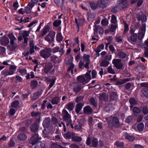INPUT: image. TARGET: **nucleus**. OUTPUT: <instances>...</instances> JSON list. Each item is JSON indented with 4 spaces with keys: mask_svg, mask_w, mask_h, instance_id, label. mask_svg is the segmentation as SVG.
Listing matches in <instances>:
<instances>
[{
    "mask_svg": "<svg viewBox=\"0 0 148 148\" xmlns=\"http://www.w3.org/2000/svg\"><path fill=\"white\" fill-rule=\"evenodd\" d=\"M90 72L91 70L87 71L85 74L84 77L82 75L78 76L77 77V81L84 84L87 83L91 79L90 75Z\"/></svg>",
    "mask_w": 148,
    "mask_h": 148,
    "instance_id": "1",
    "label": "nucleus"
},
{
    "mask_svg": "<svg viewBox=\"0 0 148 148\" xmlns=\"http://www.w3.org/2000/svg\"><path fill=\"white\" fill-rule=\"evenodd\" d=\"M62 115L64 120L67 122L66 124L67 125H70L72 128H73L74 126L72 123L71 116L68 112L66 110L64 109L62 112Z\"/></svg>",
    "mask_w": 148,
    "mask_h": 148,
    "instance_id": "2",
    "label": "nucleus"
},
{
    "mask_svg": "<svg viewBox=\"0 0 148 148\" xmlns=\"http://www.w3.org/2000/svg\"><path fill=\"white\" fill-rule=\"evenodd\" d=\"M44 71L46 73H49L50 74H52L54 73L55 71L54 69H52L53 66L51 64L47 63H44Z\"/></svg>",
    "mask_w": 148,
    "mask_h": 148,
    "instance_id": "3",
    "label": "nucleus"
},
{
    "mask_svg": "<svg viewBox=\"0 0 148 148\" xmlns=\"http://www.w3.org/2000/svg\"><path fill=\"white\" fill-rule=\"evenodd\" d=\"M52 50L50 48H45L40 51V53L41 56L44 58H49L51 55Z\"/></svg>",
    "mask_w": 148,
    "mask_h": 148,
    "instance_id": "4",
    "label": "nucleus"
},
{
    "mask_svg": "<svg viewBox=\"0 0 148 148\" xmlns=\"http://www.w3.org/2000/svg\"><path fill=\"white\" fill-rule=\"evenodd\" d=\"M56 34V32L54 31H51L49 32L45 37V40L49 43L54 41V38Z\"/></svg>",
    "mask_w": 148,
    "mask_h": 148,
    "instance_id": "5",
    "label": "nucleus"
},
{
    "mask_svg": "<svg viewBox=\"0 0 148 148\" xmlns=\"http://www.w3.org/2000/svg\"><path fill=\"white\" fill-rule=\"evenodd\" d=\"M118 7L121 10L123 9L127 8L128 5L127 0H118Z\"/></svg>",
    "mask_w": 148,
    "mask_h": 148,
    "instance_id": "6",
    "label": "nucleus"
},
{
    "mask_svg": "<svg viewBox=\"0 0 148 148\" xmlns=\"http://www.w3.org/2000/svg\"><path fill=\"white\" fill-rule=\"evenodd\" d=\"M90 56L89 55L84 54V55L83 57V59L84 61L85 62V64L84 66L85 68L87 69H89V65L90 62Z\"/></svg>",
    "mask_w": 148,
    "mask_h": 148,
    "instance_id": "7",
    "label": "nucleus"
},
{
    "mask_svg": "<svg viewBox=\"0 0 148 148\" xmlns=\"http://www.w3.org/2000/svg\"><path fill=\"white\" fill-rule=\"evenodd\" d=\"M56 80V78L55 77L51 76L46 77L45 80L47 82H51L49 87V89H50L53 86Z\"/></svg>",
    "mask_w": 148,
    "mask_h": 148,
    "instance_id": "8",
    "label": "nucleus"
},
{
    "mask_svg": "<svg viewBox=\"0 0 148 148\" xmlns=\"http://www.w3.org/2000/svg\"><path fill=\"white\" fill-rule=\"evenodd\" d=\"M121 62V60L119 59H114L112 61V63L116 68L121 69L122 68Z\"/></svg>",
    "mask_w": 148,
    "mask_h": 148,
    "instance_id": "9",
    "label": "nucleus"
},
{
    "mask_svg": "<svg viewBox=\"0 0 148 148\" xmlns=\"http://www.w3.org/2000/svg\"><path fill=\"white\" fill-rule=\"evenodd\" d=\"M41 139L37 134L34 135L31 138L30 140V143L32 145H35L37 142Z\"/></svg>",
    "mask_w": 148,
    "mask_h": 148,
    "instance_id": "10",
    "label": "nucleus"
},
{
    "mask_svg": "<svg viewBox=\"0 0 148 148\" xmlns=\"http://www.w3.org/2000/svg\"><path fill=\"white\" fill-rule=\"evenodd\" d=\"M94 32L97 33L98 32L100 34H102L103 33V30L102 27L100 26H95L94 29Z\"/></svg>",
    "mask_w": 148,
    "mask_h": 148,
    "instance_id": "11",
    "label": "nucleus"
},
{
    "mask_svg": "<svg viewBox=\"0 0 148 148\" xmlns=\"http://www.w3.org/2000/svg\"><path fill=\"white\" fill-rule=\"evenodd\" d=\"M0 41L1 45L3 46L7 45L9 44V42L8 39L6 37H4L0 39Z\"/></svg>",
    "mask_w": 148,
    "mask_h": 148,
    "instance_id": "12",
    "label": "nucleus"
},
{
    "mask_svg": "<svg viewBox=\"0 0 148 148\" xmlns=\"http://www.w3.org/2000/svg\"><path fill=\"white\" fill-rule=\"evenodd\" d=\"M92 109L89 106H87L84 108V112L86 114H90L92 113Z\"/></svg>",
    "mask_w": 148,
    "mask_h": 148,
    "instance_id": "13",
    "label": "nucleus"
},
{
    "mask_svg": "<svg viewBox=\"0 0 148 148\" xmlns=\"http://www.w3.org/2000/svg\"><path fill=\"white\" fill-rule=\"evenodd\" d=\"M17 46V45L16 43H14V42H10V44L8 47V49L10 51H13L14 50Z\"/></svg>",
    "mask_w": 148,
    "mask_h": 148,
    "instance_id": "14",
    "label": "nucleus"
},
{
    "mask_svg": "<svg viewBox=\"0 0 148 148\" xmlns=\"http://www.w3.org/2000/svg\"><path fill=\"white\" fill-rule=\"evenodd\" d=\"M113 124L114 126L116 127H118L120 126V123L118 118L116 117H114L112 120Z\"/></svg>",
    "mask_w": 148,
    "mask_h": 148,
    "instance_id": "15",
    "label": "nucleus"
},
{
    "mask_svg": "<svg viewBox=\"0 0 148 148\" xmlns=\"http://www.w3.org/2000/svg\"><path fill=\"white\" fill-rule=\"evenodd\" d=\"M83 106L84 104L81 103H79L76 105L75 111L77 113H79Z\"/></svg>",
    "mask_w": 148,
    "mask_h": 148,
    "instance_id": "16",
    "label": "nucleus"
},
{
    "mask_svg": "<svg viewBox=\"0 0 148 148\" xmlns=\"http://www.w3.org/2000/svg\"><path fill=\"white\" fill-rule=\"evenodd\" d=\"M99 98L101 100L106 101L108 98V96L106 93L103 92L100 95Z\"/></svg>",
    "mask_w": 148,
    "mask_h": 148,
    "instance_id": "17",
    "label": "nucleus"
},
{
    "mask_svg": "<svg viewBox=\"0 0 148 148\" xmlns=\"http://www.w3.org/2000/svg\"><path fill=\"white\" fill-rule=\"evenodd\" d=\"M63 38L64 37L61 33L59 32L57 33L56 36V40L58 42H59L62 41Z\"/></svg>",
    "mask_w": 148,
    "mask_h": 148,
    "instance_id": "18",
    "label": "nucleus"
},
{
    "mask_svg": "<svg viewBox=\"0 0 148 148\" xmlns=\"http://www.w3.org/2000/svg\"><path fill=\"white\" fill-rule=\"evenodd\" d=\"M74 133L72 132H69L64 134V137L66 139H70L71 138L72 139V138L74 136Z\"/></svg>",
    "mask_w": 148,
    "mask_h": 148,
    "instance_id": "19",
    "label": "nucleus"
},
{
    "mask_svg": "<svg viewBox=\"0 0 148 148\" xmlns=\"http://www.w3.org/2000/svg\"><path fill=\"white\" fill-rule=\"evenodd\" d=\"M84 20L83 18L79 19L78 20L76 18L75 19V22L77 24V26L78 28L82 25Z\"/></svg>",
    "mask_w": 148,
    "mask_h": 148,
    "instance_id": "20",
    "label": "nucleus"
},
{
    "mask_svg": "<svg viewBox=\"0 0 148 148\" xmlns=\"http://www.w3.org/2000/svg\"><path fill=\"white\" fill-rule=\"evenodd\" d=\"M90 5L91 8L93 10H95L98 7H99L98 1L97 3L94 2H90Z\"/></svg>",
    "mask_w": 148,
    "mask_h": 148,
    "instance_id": "21",
    "label": "nucleus"
},
{
    "mask_svg": "<svg viewBox=\"0 0 148 148\" xmlns=\"http://www.w3.org/2000/svg\"><path fill=\"white\" fill-rule=\"evenodd\" d=\"M98 1L99 7H103L104 6H106L107 3V0H101Z\"/></svg>",
    "mask_w": 148,
    "mask_h": 148,
    "instance_id": "22",
    "label": "nucleus"
},
{
    "mask_svg": "<svg viewBox=\"0 0 148 148\" xmlns=\"http://www.w3.org/2000/svg\"><path fill=\"white\" fill-rule=\"evenodd\" d=\"M52 130L51 127H47L45 128L43 131V133L45 135H47Z\"/></svg>",
    "mask_w": 148,
    "mask_h": 148,
    "instance_id": "23",
    "label": "nucleus"
},
{
    "mask_svg": "<svg viewBox=\"0 0 148 148\" xmlns=\"http://www.w3.org/2000/svg\"><path fill=\"white\" fill-rule=\"evenodd\" d=\"M45 145L42 142H39L35 145V148H45Z\"/></svg>",
    "mask_w": 148,
    "mask_h": 148,
    "instance_id": "24",
    "label": "nucleus"
},
{
    "mask_svg": "<svg viewBox=\"0 0 148 148\" xmlns=\"http://www.w3.org/2000/svg\"><path fill=\"white\" fill-rule=\"evenodd\" d=\"M113 105L112 104H108L105 108V110L107 112H109L113 109Z\"/></svg>",
    "mask_w": 148,
    "mask_h": 148,
    "instance_id": "25",
    "label": "nucleus"
},
{
    "mask_svg": "<svg viewBox=\"0 0 148 148\" xmlns=\"http://www.w3.org/2000/svg\"><path fill=\"white\" fill-rule=\"evenodd\" d=\"M18 71L23 76L25 75L27 73L26 70L24 68L19 69H18Z\"/></svg>",
    "mask_w": 148,
    "mask_h": 148,
    "instance_id": "26",
    "label": "nucleus"
},
{
    "mask_svg": "<svg viewBox=\"0 0 148 148\" xmlns=\"http://www.w3.org/2000/svg\"><path fill=\"white\" fill-rule=\"evenodd\" d=\"M50 119L49 117L46 118L43 121L42 123V125L44 127H46L47 125L50 123Z\"/></svg>",
    "mask_w": 148,
    "mask_h": 148,
    "instance_id": "27",
    "label": "nucleus"
},
{
    "mask_svg": "<svg viewBox=\"0 0 148 148\" xmlns=\"http://www.w3.org/2000/svg\"><path fill=\"white\" fill-rule=\"evenodd\" d=\"M60 98L58 97L53 98L52 100L51 103L53 104H57L59 102Z\"/></svg>",
    "mask_w": 148,
    "mask_h": 148,
    "instance_id": "28",
    "label": "nucleus"
},
{
    "mask_svg": "<svg viewBox=\"0 0 148 148\" xmlns=\"http://www.w3.org/2000/svg\"><path fill=\"white\" fill-rule=\"evenodd\" d=\"M8 36L10 40V42L11 41L14 42V41L16 40V38L13 35V33H9Z\"/></svg>",
    "mask_w": 148,
    "mask_h": 148,
    "instance_id": "29",
    "label": "nucleus"
},
{
    "mask_svg": "<svg viewBox=\"0 0 148 148\" xmlns=\"http://www.w3.org/2000/svg\"><path fill=\"white\" fill-rule=\"evenodd\" d=\"M144 125L142 123H140L137 126V128L139 131H142L144 128Z\"/></svg>",
    "mask_w": 148,
    "mask_h": 148,
    "instance_id": "30",
    "label": "nucleus"
},
{
    "mask_svg": "<svg viewBox=\"0 0 148 148\" xmlns=\"http://www.w3.org/2000/svg\"><path fill=\"white\" fill-rule=\"evenodd\" d=\"M26 138V136L24 134H19L17 136L18 139L20 140H24Z\"/></svg>",
    "mask_w": 148,
    "mask_h": 148,
    "instance_id": "31",
    "label": "nucleus"
},
{
    "mask_svg": "<svg viewBox=\"0 0 148 148\" xmlns=\"http://www.w3.org/2000/svg\"><path fill=\"white\" fill-rule=\"evenodd\" d=\"M38 84V82L36 80H33L31 82V86L32 88L36 87Z\"/></svg>",
    "mask_w": 148,
    "mask_h": 148,
    "instance_id": "32",
    "label": "nucleus"
},
{
    "mask_svg": "<svg viewBox=\"0 0 148 148\" xmlns=\"http://www.w3.org/2000/svg\"><path fill=\"white\" fill-rule=\"evenodd\" d=\"M82 138L79 136H75V134H74V136L72 138V140L75 141L80 142L82 140Z\"/></svg>",
    "mask_w": 148,
    "mask_h": 148,
    "instance_id": "33",
    "label": "nucleus"
},
{
    "mask_svg": "<svg viewBox=\"0 0 148 148\" xmlns=\"http://www.w3.org/2000/svg\"><path fill=\"white\" fill-rule=\"evenodd\" d=\"M82 88L80 86L78 85L75 86L73 88V90L74 92H78L81 90Z\"/></svg>",
    "mask_w": 148,
    "mask_h": 148,
    "instance_id": "34",
    "label": "nucleus"
},
{
    "mask_svg": "<svg viewBox=\"0 0 148 148\" xmlns=\"http://www.w3.org/2000/svg\"><path fill=\"white\" fill-rule=\"evenodd\" d=\"M137 39V34L134 33L132 36L131 37V40L132 42H136Z\"/></svg>",
    "mask_w": 148,
    "mask_h": 148,
    "instance_id": "35",
    "label": "nucleus"
},
{
    "mask_svg": "<svg viewBox=\"0 0 148 148\" xmlns=\"http://www.w3.org/2000/svg\"><path fill=\"white\" fill-rule=\"evenodd\" d=\"M125 137L126 139H127L131 141H134L135 139L134 137L130 136L127 134H126L125 135Z\"/></svg>",
    "mask_w": 148,
    "mask_h": 148,
    "instance_id": "36",
    "label": "nucleus"
},
{
    "mask_svg": "<svg viewBox=\"0 0 148 148\" xmlns=\"http://www.w3.org/2000/svg\"><path fill=\"white\" fill-rule=\"evenodd\" d=\"M133 111L134 113V114L135 115V114L136 113H140L141 111V110L139 108L136 107H135L133 109Z\"/></svg>",
    "mask_w": 148,
    "mask_h": 148,
    "instance_id": "37",
    "label": "nucleus"
},
{
    "mask_svg": "<svg viewBox=\"0 0 148 148\" xmlns=\"http://www.w3.org/2000/svg\"><path fill=\"white\" fill-rule=\"evenodd\" d=\"M141 92L146 97L148 98V90L147 89H143L141 90Z\"/></svg>",
    "mask_w": 148,
    "mask_h": 148,
    "instance_id": "38",
    "label": "nucleus"
},
{
    "mask_svg": "<svg viewBox=\"0 0 148 148\" xmlns=\"http://www.w3.org/2000/svg\"><path fill=\"white\" fill-rule=\"evenodd\" d=\"M98 144V140L96 138H94L92 142V146L96 147L97 146Z\"/></svg>",
    "mask_w": 148,
    "mask_h": 148,
    "instance_id": "39",
    "label": "nucleus"
},
{
    "mask_svg": "<svg viewBox=\"0 0 148 148\" xmlns=\"http://www.w3.org/2000/svg\"><path fill=\"white\" fill-rule=\"evenodd\" d=\"M74 67V65L73 63H72L71 64V65L68 69V71L69 73H71V75L73 74V69Z\"/></svg>",
    "mask_w": 148,
    "mask_h": 148,
    "instance_id": "40",
    "label": "nucleus"
},
{
    "mask_svg": "<svg viewBox=\"0 0 148 148\" xmlns=\"http://www.w3.org/2000/svg\"><path fill=\"white\" fill-rule=\"evenodd\" d=\"M138 20H140V19L143 22H145L146 21V16L144 14H142L141 15L140 18H138Z\"/></svg>",
    "mask_w": 148,
    "mask_h": 148,
    "instance_id": "41",
    "label": "nucleus"
},
{
    "mask_svg": "<svg viewBox=\"0 0 148 148\" xmlns=\"http://www.w3.org/2000/svg\"><path fill=\"white\" fill-rule=\"evenodd\" d=\"M118 56L122 58H124L126 57V54L125 53L121 51H119L118 53Z\"/></svg>",
    "mask_w": 148,
    "mask_h": 148,
    "instance_id": "42",
    "label": "nucleus"
},
{
    "mask_svg": "<svg viewBox=\"0 0 148 148\" xmlns=\"http://www.w3.org/2000/svg\"><path fill=\"white\" fill-rule=\"evenodd\" d=\"M129 81V79L128 78H126L124 79L119 81L118 83L119 84H124L127 82Z\"/></svg>",
    "mask_w": 148,
    "mask_h": 148,
    "instance_id": "43",
    "label": "nucleus"
},
{
    "mask_svg": "<svg viewBox=\"0 0 148 148\" xmlns=\"http://www.w3.org/2000/svg\"><path fill=\"white\" fill-rule=\"evenodd\" d=\"M19 102L18 101H16L13 102L11 105L12 107L16 108L17 107L18 105Z\"/></svg>",
    "mask_w": 148,
    "mask_h": 148,
    "instance_id": "44",
    "label": "nucleus"
},
{
    "mask_svg": "<svg viewBox=\"0 0 148 148\" xmlns=\"http://www.w3.org/2000/svg\"><path fill=\"white\" fill-rule=\"evenodd\" d=\"M61 23V20H56L53 23V25L55 27H58L60 25Z\"/></svg>",
    "mask_w": 148,
    "mask_h": 148,
    "instance_id": "45",
    "label": "nucleus"
},
{
    "mask_svg": "<svg viewBox=\"0 0 148 148\" xmlns=\"http://www.w3.org/2000/svg\"><path fill=\"white\" fill-rule=\"evenodd\" d=\"M108 71L109 73L112 74H114L115 73L113 69L111 66H110L108 68Z\"/></svg>",
    "mask_w": 148,
    "mask_h": 148,
    "instance_id": "46",
    "label": "nucleus"
},
{
    "mask_svg": "<svg viewBox=\"0 0 148 148\" xmlns=\"http://www.w3.org/2000/svg\"><path fill=\"white\" fill-rule=\"evenodd\" d=\"M117 95L115 92H113L110 94V98L112 100L116 99L117 98Z\"/></svg>",
    "mask_w": 148,
    "mask_h": 148,
    "instance_id": "47",
    "label": "nucleus"
},
{
    "mask_svg": "<svg viewBox=\"0 0 148 148\" xmlns=\"http://www.w3.org/2000/svg\"><path fill=\"white\" fill-rule=\"evenodd\" d=\"M19 7L18 3V2H14L13 5V10H17V8Z\"/></svg>",
    "mask_w": 148,
    "mask_h": 148,
    "instance_id": "48",
    "label": "nucleus"
},
{
    "mask_svg": "<svg viewBox=\"0 0 148 148\" xmlns=\"http://www.w3.org/2000/svg\"><path fill=\"white\" fill-rule=\"evenodd\" d=\"M117 27V26L116 25H112L109 30L111 32H114Z\"/></svg>",
    "mask_w": 148,
    "mask_h": 148,
    "instance_id": "49",
    "label": "nucleus"
},
{
    "mask_svg": "<svg viewBox=\"0 0 148 148\" xmlns=\"http://www.w3.org/2000/svg\"><path fill=\"white\" fill-rule=\"evenodd\" d=\"M109 62L106 61H103L100 63V65L102 66H106L109 64Z\"/></svg>",
    "mask_w": 148,
    "mask_h": 148,
    "instance_id": "50",
    "label": "nucleus"
},
{
    "mask_svg": "<svg viewBox=\"0 0 148 148\" xmlns=\"http://www.w3.org/2000/svg\"><path fill=\"white\" fill-rule=\"evenodd\" d=\"M40 114L41 113L39 112H33L32 113V116L36 117H38L39 118L40 117Z\"/></svg>",
    "mask_w": 148,
    "mask_h": 148,
    "instance_id": "51",
    "label": "nucleus"
},
{
    "mask_svg": "<svg viewBox=\"0 0 148 148\" xmlns=\"http://www.w3.org/2000/svg\"><path fill=\"white\" fill-rule=\"evenodd\" d=\"M101 23L103 25H107L108 24V22L106 18H104L102 20Z\"/></svg>",
    "mask_w": 148,
    "mask_h": 148,
    "instance_id": "52",
    "label": "nucleus"
},
{
    "mask_svg": "<svg viewBox=\"0 0 148 148\" xmlns=\"http://www.w3.org/2000/svg\"><path fill=\"white\" fill-rule=\"evenodd\" d=\"M111 22L113 23L116 24V18L115 16L114 15H112Z\"/></svg>",
    "mask_w": 148,
    "mask_h": 148,
    "instance_id": "53",
    "label": "nucleus"
},
{
    "mask_svg": "<svg viewBox=\"0 0 148 148\" xmlns=\"http://www.w3.org/2000/svg\"><path fill=\"white\" fill-rule=\"evenodd\" d=\"M84 62L82 60H81L78 64L79 67L80 69H83L84 67Z\"/></svg>",
    "mask_w": 148,
    "mask_h": 148,
    "instance_id": "54",
    "label": "nucleus"
},
{
    "mask_svg": "<svg viewBox=\"0 0 148 148\" xmlns=\"http://www.w3.org/2000/svg\"><path fill=\"white\" fill-rule=\"evenodd\" d=\"M60 51V48L59 47H57L53 48L52 50V51L54 53Z\"/></svg>",
    "mask_w": 148,
    "mask_h": 148,
    "instance_id": "55",
    "label": "nucleus"
},
{
    "mask_svg": "<svg viewBox=\"0 0 148 148\" xmlns=\"http://www.w3.org/2000/svg\"><path fill=\"white\" fill-rule=\"evenodd\" d=\"M74 107L73 104H68L67 108L69 110H72Z\"/></svg>",
    "mask_w": 148,
    "mask_h": 148,
    "instance_id": "56",
    "label": "nucleus"
},
{
    "mask_svg": "<svg viewBox=\"0 0 148 148\" xmlns=\"http://www.w3.org/2000/svg\"><path fill=\"white\" fill-rule=\"evenodd\" d=\"M145 34V33L143 32H140L138 34V37L139 40L142 39L143 38Z\"/></svg>",
    "mask_w": 148,
    "mask_h": 148,
    "instance_id": "57",
    "label": "nucleus"
},
{
    "mask_svg": "<svg viewBox=\"0 0 148 148\" xmlns=\"http://www.w3.org/2000/svg\"><path fill=\"white\" fill-rule=\"evenodd\" d=\"M39 49V48L36 47V46H35V47H30V53L31 54H32L34 52V49Z\"/></svg>",
    "mask_w": 148,
    "mask_h": 148,
    "instance_id": "58",
    "label": "nucleus"
},
{
    "mask_svg": "<svg viewBox=\"0 0 148 148\" xmlns=\"http://www.w3.org/2000/svg\"><path fill=\"white\" fill-rule=\"evenodd\" d=\"M31 12V9L28 7H26L25 8V12L27 13H30Z\"/></svg>",
    "mask_w": 148,
    "mask_h": 148,
    "instance_id": "59",
    "label": "nucleus"
},
{
    "mask_svg": "<svg viewBox=\"0 0 148 148\" xmlns=\"http://www.w3.org/2000/svg\"><path fill=\"white\" fill-rule=\"evenodd\" d=\"M131 105H135L137 103L136 101L133 98L131 99L129 101Z\"/></svg>",
    "mask_w": 148,
    "mask_h": 148,
    "instance_id": "60",
    "label": "nucleus"
},
{
    "mask_svg": "<svg viewBox=\"0 0 148 148\" xmlns=\"http://www.w3.org/2000/svg\"><path fill=\"white\" fill-rule=\"evenodd\" d=\"M29 32L28 31H25L23 33V38H27V37L29 36Z\"/></svg>",
    "mask_w": 148,
    "mask_h": 148,
    "instance_id": "61",
    "label": "nucleus"
},
{
    "mask_svg": "<svg viewBox=\"0 0 148 148\" xmlns=\"http://www.w3.org/2000/svg\"><path fill=\"white\" fill-rule=\"evenodd\" d=\"M132 119V116H128L125 119V121L126 122L128 123L130 122L131 121Z\"/></svg>",
    "mask_w": 148,
    "mask_h": 148,
    "instance_id": "62",
    "label": "nucleus"
},
{
    "mask_svg": "<svg viewBox=\"0 0 148 148\" xmlns=\"http://www.w3.org/2000/svg\"><path fill=\"white\" fill-rule=\"evenodd\" d=\"M30 128L32 131L33 132H35L38 130L37 127L36 125L34 126H32Z\"/></svg>",
    "mask_w": 148,
    "mask_h": 148,
    "instance_id": "63",
    "label": "nucleus"
},
{
    "mask_svg": "<svg viewBox=\"0 0 148 148\" xmlns=\"http://www.w3.org/2000/svg\"><path fill=\"white\" fill-rule=\"evenodd\" d=\"M2 75H4L5 77L7 76L8 75H9V73L8 70L3 71L2 72Z\"/></svg>",
    "mask_w": 148,
    "mask_h": 148,
    "instance_id": "64",
    "label": "nucleus"
}]
</instances>
